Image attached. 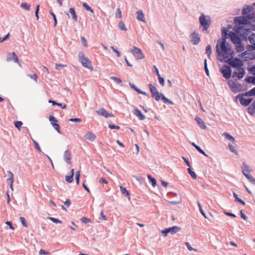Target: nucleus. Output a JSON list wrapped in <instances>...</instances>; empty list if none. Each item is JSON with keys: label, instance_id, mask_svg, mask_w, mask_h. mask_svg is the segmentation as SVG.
Returning <instances> with one entry per match:
<instances>
[{"label": "nucleus", "instance_id": "5", "mask_svg": "<svg viewBox=\"0 0 255 255\" xmlns=\"http://www.w3.org/2000/svg\"><path fill=\"white\" fill-rule=\"evenodd\" d=\"M129 51L134 55L137 60L142 59L144 58V56L140 49L134 46L133 49H129Z\"/></svg>", "mask_w": 255, "mask_h": 255}, {"label": "nucleus", "instance_id": "18", "mask_svg": "<svg viewBox=\"0 0 255 255\" xmlns=\"http://www.w3.org/2000/svg\"><path fill=\"white\" fill-rule=\"evenodd\" d=\"M63 158L64 160L66 161L68 164H71V154L70 151L68 150H66L63 154Z\"/></svg>", "mask_w": 255, "mask_h": 255}, {"label": "nucleus", "instance_id": "51", "mask_svg": "<svg viewBox=\"0 0 255 255\" xmlns=\"http://www.w3.org/2000/svg\"><path fill=\"white\" fill-rule=\"evenodd\" d=\"M185 244L186 246L187 247V249L189 250V251H194L195 252H197V250L196 249L192 248L189 243L186 242V243H185Z\"/></svg>", "mask_w": 255, "mask_h": 255}, {"label": "nucleus", "instance_id": "40", "mask_svg": "<svg viewBox=\"0 0 255 255\" xmlns=\"http://www.w3.org/2000/svg\"><path fill=\"white\" fill-rule=\"evenodd\" d=\"M147 178L150 180V181L153 187H155L156 184V179L152 177L150 175L148 174L147 175Z\"/></svg>", "mask_w": 255, "mask_h": 255}, {"label": "nucleus", "instance_id": "42", "mask_svg": "<svg viewBox=\"0 0 255 255\" xmlns=\"http://www.w3.org/2000/svg\"><path fill=\"white\" fill-rule=\"evenodd\" d=\"M118 27H119V29L122 30H124L125 31H126L127 30V29L126 27V26H125L124 23L122 21H121L119 23Z\"/></svg>", "mask_w": 255, "mask_h": 255}, {"label": "nucleus", "instance_id": "9", "mask_svg": "<svg viewBox=\"0 0 255 255\" xmlns=\"http://www.w3.org/2000/svg\"><path fill=\"white\" fill-rule=\"evenodd\" d=\"M228 84L231 90L235 93L239 92L242 89V85L240 84L233 80H229Z\"/></svg>", "mask_w": 255, "mask_h": 255}, {"label": "nucleus", "instance_id": "31", "mask_svg": "<svg viewBox=\"0 0 255 255\" xmlns=\"http://www.w3.org/2000/svg\"><path fill=\"white\" fill-rule=\"evenodd\" d=\"M253 8L252 6H249V5H246L245 6L242 10V14L243 15H246L248 14L249 12H250L251 11V9Z\"/></svg>", "mask_w": 255, "mask_h": 255}, {"label": "nucleus", "instance_id": "34", "mask_svg": "<svg viewBox=\"0 0 255 255\" xmlns=\"http://www.w3.org/2000/svg\"><path fill=\"white\" fill-rule=\"evenodd\" d=\"M236 47L237 52H240L244 50V46L242 44L241 42L236 44Z\"/></svg>", "mask_w": 255, "mask_h": 255}, {"label": "nucleus", "instance_id": "27", "mask_svg": "<svg viewBox=\"0 0 255 255\" xmlns=\"http://www.w3.org/2000/svg\"><path fill=\"white\" fill-rule=\"evenodd\" d=\"M74 175V169H72L70 171V175L65 177L66 181L68 183H71L73 180V176Z\"/></svg>", "mask_w": 255, "mask_h": 255}, {"label": "nucleus", "instance_id": "39", "mask_svg": "<svg viewBox=\"0 0 255 255\" xmlns=\"http://www.w3.org/2000/svg\"><path fill=\"white\" fill-rule=\"evenodd\" d=\"M233 196H234V197L235 198V200L237 202L240 203L241 204H242L243 205H245L246 204L245 202L243 200H242V199H241L240 198H239L238 197L237 194L235 192L233 193Z\"/></svg>", "mask_w": 255, "mask_h": 255}, {"label": "nucleus", "instance_id": "15", "mask_svg": "<svg viewBox=\"0 0 255 255\" xmlns=\"http://www.w3.org/2000/svg\"><path fill=\"white\" fill-rule=\"evenodd\" d=\"M96 113L101 116H103L106 118H108L109 117H112L113 115L112 114L109 113L106 110H105L104 108H101L100 110L96 111Z\"/></svg>", "mask_w": 255, "mask_h": 255}, {"label": "nucleus", "instance_id": "57", "mask_svg": "<svg viewBox=\"0 0 255 255\" xmlns=\"http://www.w3.org/2000/svg\"><path fill=\"white\" fill-rule=\"evenodd\" d=\"M33 144L34 145V147L39 152H41V149L39 145V144H38V143L35 141L34 140H33Z\"/></svg>", "mask_w": 255, "mask_h": 255}, {"label": "nucleus", "instance_id": "29", "mask_svg": "<svg viewBox=\"0 0 255 255\" xmlns=\"http://www.w3.org/2000/svg\"><path fill=\"white\" fill-rule=\"evenodd\" d=\"M247 18L249 20V23L255 21V11L249 14L247 16Z\"/></svg>", "mask_w": 255, "mask_h": 255}, {"label": "nucleus", "instance_id": "14", "mask_svg": "<svg viewBox=\"0 0 255 255\" xmlns=\"http://www.w3.org/2000/svg\"><path fill=\"white\" fill-rule=\"evenodd\" d=\"M200 41V38L198 33L194 32L191 35V41L193 44L197 45Z\"/></svg>", "mask_w": 255, "mask_h": 255}, {"label": "nucleus", "instance_id": "16", "mask_svg": "<svg viewBox=\"0 0 255 255\" xmlns=\"http://www.w3.org/2000/svg\"><path fill=\"white\" fill-rule=\"evenodd\" d=\"M248 40L252 45H249V48L255 50V34H251L248 37Z\"/></svg>", "mask_w": 255, "mask_h": 255}, {"label": "nucleus", "instance_id": "23", "mask_svg": "<svg viewBox=\"0 0 255 255\" xmlns=\"http://www.w3.org/2000/svg\"><path fill=\"white\" fill-rule=\"evenodd\" d=\"M252 101V99L249 98L246 99L243 97H241L240 98V102L242 105L244 106H248Z\"/></svg>", "mask_w": 255, "mask_h": 255}, {"label": "nucleus", "instance_id": "13", "mask_svg": "<svg viewBox=\"0 0 255 255\" xmlns=\"http://www.w3.org/2000/svg\"><path fill=\"white\" fill-rule=\"evenodd\" d=\"M229 36L232 41V42L235 44H237L239 43V42H241V39L237 34L234 32L230 31L229 32Z\"/></svg>", "mask_w": 255, "mask_h": 255}, {"label": "nucleus", "instance_id": "8", "mask_svg": "<svg viewBox=\"0 0 255 255\" xmlns=\"http://www.w3.org/2000/svg\"><path fill=\"white\" fill-rule=\"evenodd\" d=\"M220 72L223 74L224 77L227 79H229L232 75V70L231 68L226 65L222 67L220 69Z\"/></svg>", "mask_w": 255, "mask_h": 255}, {"label": "nucleus", "instance_id": "21", "mask_svg": "<svg viewBox=\"0 0 255 255\" xmlns=\"http://www.w3.org/2000/svg\"><path fill=\"white\" fill-rule=\"evenodd\" d=\"M195 120L196 121L200 128L204 129L207 128V126L201 118L199 117H196L195 119Z\"/></svg>", "mask_w": 255, "mask_h": 255}, {"label": "nucleus", "instance_id": "44", "mask_svg": "<svg viewBox=\"0 0 255 255\" xmlns=\"http://www.w3.org/2000/svg\"><path fill=\"white\" fill-rule=\"evenodd\" d=\"M206 53L207 54L208 57L210 58L212 53V49L211 45H208L206 46Z\"/></svg>", "mask_w": 255, "mask_h": 255}, {"label": "nucleus", "instance_id": "36", "mask_svg": "<svg viewBox=\"0 0 255 255\" xmlns=\"http://www.w3.org/2000/svg\"><path fill=\"white\" fill-rule=\"evenodd\" d=\"M245 80L248 83L255 84V77L249 76L245 78Z\"/></svg>", "mask_w": 255, "mask_h": 255}, {"label": "nucleus", "instance_id": "41", "mask_svg": "<svg viewBox=\"0 0 255 255\" xmlns=\"http://www.w3.org/2000/svg\"><path fill=\"white\" fill-rule=\"evenodd\" d=\"M7 180L14 182V178H13V174L11 171H7Z\"/></svg>", "mask_w": 255, "mask_h": 255}, {"label": "nucleus", "instance_id": "45", "mask_svg": "<svg viewBox=\"0 0 255 255\" xmlns=\"http://www.w3.org/2000/svg\"><path fill=\"white\" fill-rule=\"evenodd\" d=\"M247 96H255V87L248 91L245 94Z\"/></svg>", "mask_w": 255, "mask_h": 255}, {"label": "nucleus", "instance_id": "35", "mask_svg": "<svg viewBox=\"0 0 255 255\" xmlns=\"http://www.w3.org/2000/svg\"><path fill=\"white\" fill-rule=\"evenodd\" d=\"M228 147L229 148V149L231 152L234 153L235 154L237 155L238 154V151L236 148V147L234 146L233 145L231 144V143H229L228 144Z\"/></svg>", "mask_w": 255, "mask_h": 255}, {"label": "nucleus", "instance_id": "30", "mask_svg": "<svg viewBox=\"0 0 255 255\" xmlns=\"http://www.w3.org/2000/svg\"><path fill=\"white\" fill-rule=\"evenodd\" d=\"M120 190L122 192V193L124 195H125L126 197H128V199H129L130 196H129V193L128 192V191L126 189L125 187H124L122 186H120Z\"/></svg>", "mask_w": 255, "mask_h": 255}, {"label": "nucleus", "instance_id": "22", "mask_svg": "<svg viewBox=\"0 0 255 255\" xmlns=\"http://www.w3.org/2000/svg\"><path fill=\"white\" fill-rule=\"evenodd\" d=\"M133 114L140 120H144L145 119V116H144L138 109L134 110Z\"/></svg>", "mask_w": 255, "mask_h": 255}, {"label": "nucleus", "instance_id": "20", "mask_svg": "<svg viewBox=\"0 0 255 255\" xmlns=\"http://www.w3.org/2000/svg\"><path fill=\"white\" fill-rule=\"evenodd\" d=\"M241 58L244 61H249L252 60L253 58V56L250 52L246 51L242 54Z\"/></svg>", "mask_w": 255, "mask_h": 255}, {"label": "nucleus", "instance_id": "11", "mask_svg": "<svg viewBox=\"0 0 255 255\" xmlns=\"http://www.w3.org/2000/svg\"><path fill=\"white\" fill-rule=\"evenodd\" d=\"M245 74V69L242 67L237 68L236 70L233 72V77H237L238 79H242L244 77Z\"/></svg>", "mask_w": 255, "mask_h": 255}, {"label": "nucleus", "instance_id": "48", "mask_svg": "<svg viewBox=\"0 0 255 255\" xmlns=\"http://www.w3.org/2000/svg\"><path fill=\"white\" fill-rule=\"evenodd\" d=\"M81 43L84 47H88V44L86 39L83 36L81 37Z\"/></svg>", "mask_w": 255, "mask_h": 255}, {"label": "nucleus", "instance_id": "43", "mask_svg": "<svg viewBox=\"0 0 255 255\" xmlns=\"http://www.w3.org/2000/svg\"><path fill=\"white\" fill-rule=\"evenodd\" d=\"M249 113L252 114L255 112V101L253 103V104L249 107Z\"/></svg>", "mask_w": 255, "mask_h": 255}, {"label": "nucleus", "instance_id": "52", "mask_svg": "<svg viewBox=\"0 0 255 255\" xmlns=\"http://www.w3.org/2000/svg\"><path fill=\"white\" fill-rule=\"evenodd\" d=\"M80 177V171H78L76 172L75 179L76 181L77 184H79Z\"/></svg>", "mask_w": 255, "mask_h": 255}, {"label": "nucleus", "instance_id": "62", "mask_svg": "<svg viewBox=\"0 0 255 255\" xmlns=\"http://www.w3.org/2000/svg\"><path fill=\"white\" fill-rule=\"evenodd\" d=\"M109 128L111 129H120V127L118 126H116L113 124H110L109 125Z\"/></svg>", "mask_w": 255, "mask_h": 255}, {"label": "nucleus", "instance_id": "2", "mask_svg": "<svg viewBox=\"0 0 255 255\" xmlns=\"http://www.w3.org/2000/svg\"><path fill=\"white\" fill-rule=\"evenodd\" d=\"M242 173L249 180V181L253 184H255V179L251 176L249 173L252 171L250 167L246 163L244 162L242 164Z\"/></svg>", "mask_w": 255, "mask_h": 255}, {"label": "nucleus", "instance_id": "46", "mask_svg": "<svg viewBox=\"0 0 255 255\" xmlns=\"http://www.w3.org/2000/svg\"><path fill=\"white\" fill-rule=\"evenodd\" d=\"M188 171L189 174L193 179L196 178V175L195 173L191 170L190 167L188 168Z\"/></svg>", "mask_w": 255, "mask_h": 255}, {"label": "nucleus", "instance_id": "12", "mask_svg": "<svg viewBox=\"0 0 255 255\" xmlns=\"http://www.w3.org/2000/svg\"><path fill=\"white\" fill-rule=\"evenodd\" d=\"M235 22L238 25L249 24L247 16L236 17L235 19Z\"/></svg>", "mask_w": 255, "mask_h": 255}, {"label": "nucleus", "instance_id": "28", "mask_svg": "<svg viewBox=\"0 0 255 255\" xmlns=\"http://www.w3.org/2000/svg\"><path fill=\"white\" fill-rule=\"evenodd\" d=\"M222 135L225 137V139L227 140H230L233 142H234L235 141L234 137L228 132H224L223 133H222Z\"/></svg>", "mask_w": 255, "mask_h": 255}, {"label": "nucleus", "instance_id": "10", "mask_svg": "<svg viewBox=\"0 0 255 255\" xmlns=\"http://www.w3.org/2000/svg\"><path fill=\"white\" fill-rule=\"evenodd\" d=\"M181 228L178 226H175L172 227L165 229L161 231L162 234L164 236L166 237L168 233L173 234L179 231Z\"/></svg>", "mask_w": 255, "mask_h": 255}, {"label": "nucleus", "instance_id": "49", "mask_svg": "<svg viewBox=\"0 0 255 255\" xmlns=\"http://www.w3.org/2000/svg\"><path fill=\"white\" fill-rule=\"evenodd\" d=\"M19 221L21 222V223L24 227H27V223H26L25 219L24 217H20Z\"/></svg>", "mask_w": 255, "mask_h": 255}, {"label": "nucleus", "instance_id": "24", "mask_svg": "<svg viewBox=\"0 0 255 255\" xmlns=\"http://www.w3.org/2000/svg\"><path fill=\"white\" fill-rule=\"evenodd\" d=\"M84 136L87 139L91 141H94L96 138V136L95 135V134L93 133L90 131L87 132Z\"/></svg>", "mask_w": 255, "mask_h": 255}, {"label": "nucleus", "instance_id": "25", "mask_svg": "<svg viewBox=\"0 0 255 255\" xmlns=\"http://www.w3.org/2000/svg\"><path fill=\"white\" fill-rule=\"evenodd\" d=\"M136 14H137L136 18L138 20L144 22H146L145 17H144V15L142 10H138V11H137Z\"/></svg>", "mask_w": 255, "mask_h": 255}, {"label": "nucleus", "instance_id": "63", "mask_svg": "<svg viewBox=\"0 0 255 255\" xmlns=\"http://www.w3.org/2000/svg\"><path fill=\"white\" fill-rule=\"evenodd\" d=\"M99 220H103L104 221L107 220L106 217L104 215L103 212L102 211L100 213V217H99Z\"/></svg>", "mask_w": 255, "mask_h": 255}, {"label": "nucleus", "instance_id": "6", "mask_svg": "<svg viewBox=\"0 0 255 255\" xmlns=\"http://www.w3.org/2000/svg\"><path fill=\"white\" fill-rule=\"evenodd\" d=\"M228 59V63L233 68H238L239 67H242L244 63L242 60L240 59L235 58L233 59L227 58Z\"/></svg>", "mask_w": 255, "mask_h": 255}, {"label": "nucleus", "instance_id": "33", "mask_svg": "<svg viewBox=\"0 0 255 255\" xmlns=\"http://www.w3.org/2000/svg\"><path fill=\"white\" fill-rule=\"evenodd\" d=\"M69 12L72 16V18L75 21H77V16L76 14L75 9L73 7L70 8Z\"/></svg>", "mask_w": 255, "mask_h": 255}, {"label": "nucleus", "instance_id": "56", "mask_svg": "<svg viewBox=\"0 0 255 255\" xmlns=\"http://www.w3.org/2000/svg\"><path fill=\"white\" fill-rule=\"evenodd\" d=\"M81 221L82 222H83L85 224H87L88 223L91 222V220L89 218L85 217H82L81 219Z\"/></svg>", "mask_w": 255, "mask_h": 255}, {"label": "nucleus", "instance_id": "38", "mask_svg": "<svg viewBox=\"0 0 255 255\" xmlns=\"http://www.w3.org/2000/svg\"><path fill=\"white\" fill-rule=\"evenodd\" d=\"M20 7L26 10H29L30 8V4H28L26 2H22L20 4Z\"/></svg>", "mask_w": 255, "mask_h": 255}, {"label": "nucleus", "instance_id": "54", "mask_svg": "<svg viewBox=\"0 0 255 255\" xmlns=\"http://www.w3.org/2000/svg\"><path fill=\"white\" fill-rule=\"evenodd\" d=\"M111 79L113 80L117 84H120L122 82L121 79L117 77H111Z\"/></svg>", "mask_w": 255, "mask_h": 255}, {"label": "nucleus", "instance_id": "17", "mask_svg": "<svg viewBox=\"0 0 255 255\" xmlns=\"http://www.w3.org/2000/svg\"><path fill=\"white\" fill-rule=\"evenodd\" d=\"M7 61H13L15 63H18V59L14 52L9 53L7 56Z\"/></svg>", "mask_w": 255, "mask_h": 255}, {"label": "nucleus", "instance_id": "3", "mask_svg": "<svg viewBox=\"0 0 255 255\" xmlns=\"http://www.w3.org/2000/svg\"><path fill=\"white\" fill-rule=\"evenodd\" d=\"M78 58L79 61L82 64V66L85 68L93 70V67L91 64L90 61L84 56L83 53L80 52L78 54Z\"/></svg>", "mask_w": 255, "mask_h": 255}, {"label": "nucleus", "instance_id": "58", "mask_svg": "<svg viewBox=\"0 0 255 255\" xmlns=\"http://www.w3.org/2000/svg\"><path fill=\"white\" fill-rule=\"evenodd\" d=\"M69 121L72 122L81 123L82 122V119L80 118H71L69 119Z\"/></svg>", "mask_w": 255, "mask_h": 255}, {"label": "nucleus", "instance_id": "59", "mask_svg": "<svg viewBox=\"0 0 255 255\" xmlns=\"http://www.w3.org/2000/svg\"><path fill=\"white\" fill-rule=\"evenodd\" d=\"M133 177L139 182L140 184H142L143 183V178L141 177L137 176L135 175H133Z\"/></svg>", "mask_w": 255, "mask_h": 255}, {"label": "nucleus", "instance_id": "19", "mask_svg": "<svg viewBox=\"0 0 255 255\" xmlns=\"http://www.w3.org/2000/svg\"><path fill=\"white\" fill-rule=\"evenodd\" d=\"M238 32L245 37L244 35H248L251 32V30L249 28H244V26H240L239 27Z\"/></svg>", "mask_w": 255, "mask_h": 255}, {"label": "nucleus", "instance_id": "55", "mask_svg": "<svg viewBox=\"0 0 255 255\" xmlns=\"http://www.w3.org/2000/svg\"><path fill=\"white\" fill-rule=\"evenodd\" d=\"M15 127L18 129H20V127L22 125V123L20 121H16L14 123Z\"/></svg>", "mask_w": 255, "mask_h": 255}, {"label": "nucleus", "instance_id": "37", "mask_svg": "<svg viewBox=\"0 0 255 255\" xmlns=\"http://www.w3.org/2000/svg\"><path fill=\"white\" fill-rule=\"evenodd\" d=\"M149 87L150 88V91L152 94V96L158 93L156 88L153 86L152 84H150L149 85Z\"/></svg>", "mask_w": 255, "mask_h": 255}, {"label": "nucleus", "instance_id": "7", "mask_svg": "<svg viewBox=\"0 0 255 255\" xmlns=\"http://www.w3.org/2000/svg\"><path fill=\"white\" fill-rule=\"evenodd\" d=\"M156 101L161 99L164 103L168 104L170 105H173V102L167 98L162 93H157L152 95Z\"/></svg>", "mask_w": 255, "mask_h": 255}, {"label": "nucleus", "instance_id": "47", "mask_svg": "<svg viewBox=\"0 0 255 255\" xmlns=\"http://www.w3.org/2000/svg\"><path fill=\"white\" fill-rule=\"evenodd\" d=\"M83 6L88 11H89L92 13L94 12V11H93V9L91 8V7H90L86 2L83 3Z\"/></svg>", "mask_w": 255, "mask_h": 255}, {"label": "nucleus", "instance_id": "26", "mask_svg": "<svg viewBox=\"0 0 255 255\" xmlns=\"http://www.w3.org/2000/svg\"><path fill=\"white\" fill-rule=\"evenodd\" d=\"M129 85L130 87L133 89L134 90H135L136 92H137L139 94H143L144 95L149 96L148 94H147L146 92L141 91L139 88H138L134 84L132 83H129Z\"/></svg>", "mask_w": 255, "mask_h": 255}, {"label": "nucleus", "instance_id": "50", "mask_svg": "<svg viewBox=\"0 0 255 255\" xmlns=\"http://www.w3.org/2000/svg\"><path fill=\"white\" fill-rule=\"evenodd\" d=\"M48 219L55 223H60V224L62 223L61 221L59 220L58 219L53 218V217H48Z\"/></svg>", "mask_w": 255, "mask_h": 255}, {"label": "nucleus", "instance_id": "4", "mask_svg": "<svg viewBox=\"0 0 255 255\" xmlns=\"http://www.w3.org/2000/svg\"><path fill=\"white\" fill-rule=\"evenodd\" d=\"M200 24L203 27L205 30H207L210 25L211 20L209 16H206L204 13H202L199 17Z\"/></svg>", "mask_w": 255, "mask_h": 255}, {"label": "nucleus", "instance_id": "60", "mask_svg": "<svg viewBox=\"0 0 255 255\" xmlns=\"http://www.w3.org/2000/svg\"><path fill=\"white\" fill-rule=\"evenodd\" d=\"M204 67H205V71L206 74L208 76H209V70H208V67H207V60L206 59H205L204 60Z\"/></svg>", "mask_w": 255, "mask_h": 255}, {"label": "nucleus", "instance_id": "1", "mask_svg": "<svg viewBox=\"0 0 255 255\" xmlns=\"http://www.w3.org/2000/svg\"><path fill=\"white\" fill-rule=\"evenodd\" d=\"M222 34H224L225 38L220 39L217 41L216 44V51L218 55L226 60L227 58H231L233 51L232 50L230 45L226 42V39L228 38V30L223 29Z\"/></svg>", "mask_w": 255, "mask_h": 255}, {"label": "nucleus", "instance_id": "64", "mask_svg": "<svg viewBox=\"0 0 255 255\" xmlns=\"http://www.w3.org/2000/svg\"><path fill=\"white\" fill-rule=\"evenodd\" d=\"M53 127H54V128L59 132V133H60V127H59V125L57 124H53Z\"/></svg>", "mask_w": 255, "mask_h": 255}, {"label": "nucleus", "instance_id": "32", "mask_svg": "<svg viewBox=\"0 0 255 255\" xmlns=\"http://www.w3.org/2000/svg\"><path fill=\"white\" fill-rule=\"evenodd\" d=\"M191 144L200 153L203 154L204 156L207 157V154L198 145H197L195 143L192 142Z\"/></svg>", "mask_w": 255, "mask_h": 255}, {"label": "nucleus", "instance_id": "61", "mask_svg": "<svg viewBox=\"0 0 255 255\" xmlns=\"http://www.w3.org/2000/svg\"><path fill=\"white\" fill-rule=\"evenodd\" d=\"M170 204L172 205H177L181 203V200L180 199L178 201H168Z\"/></svg>", "mask_w": 255, "mask_h": 255}, {"label": "nucleus", "instance_id": "53", "mask_svg": "<svg viewBox=\"0 0 255 255\" xmlns=\"http://www.w3.org/2000/svg\"><path fill=\"white\" fill-rule=\"evenodd\" d=\"M122 16V12L120 8L119 7L117 8V11L115 13V17L116 18H121Z\"/></svg>", "mask_w": 255, "mask_h": 255}]
</instances>
